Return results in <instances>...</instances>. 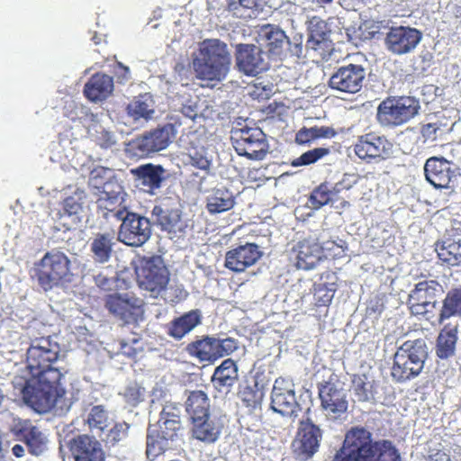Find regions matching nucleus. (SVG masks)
<instances>
[{
	"instance_id": "obj_45",
	"label": "nucleus",
	"mask_w": 461,
	"mask_h": 461,
	"mask_svg": "<svg viewBox=\"0 0 461 461\" xmlns=\"http://www.w3.org/2000/svg\"><path fill=\"white\" fill-rule=\"evenodd\" d=\"M354 393L358 402H376V383L369 381L366 375H356L352 380Z\"/></svg>"
},
{
	"instance_id": "obj_7",
	"label": "nucleus",
	"mask_w": 461,
	"mask_h": 461,
	"mask_svg": "<svg viewBox=\"0 0 461 461\" xmlns=\"http://www.w3.org/2000/svg\"><path fill=\"white\" fill-rule=\"evenodd\" d=\"M139 286L149 293L153 298L161 297L167 302H174L167 287L169 272L160 256L144 258L136 270Z\"/></svg>"
},
{
	"instance_id": "obj_42",
	"label": "nucleus",
	"mask_w": 461,
	"mask_h": 461,
	"mask_svg": "<svg viewBox=\"0 0 461 461\" xmlns=\"http://www.w3.org/2000/svg\"><path fill=\"white\" fill-rule=\"evenodd\" d=\"M439 259L450 266L461 265V240L445 239L436 243Z\"/></svg>"
},
{
	"instance_id": "obj_30",
	"label": "nucleus",
	"mask_w": 461,
	"mask_h": 461,
	"mask_svg": "<svg viewBox=\"0 0 461 461\" xmlns=\"http://www.w3.org/2000/svg\"><path fill=\"white\" fill-rule=\"evenodd\" d=\"M75 461H105L101 443L94 437L80 435L69 441Z\"/></svg>"
},
{
	"instance_id": "obj_36",
	"label": "nucleus",
	"mask_w": 461,
	"mask_h": 461,
	"mask_svg": "<svg viewBox=\"0 0 461 461\" xmlns=\"http://www.w3.org/2000/svg\"><path fill=\"white\" fill-rule=\"evenodd\" d=\"M235 197L231 191L224 186L215 187L206 196V209L210 214H218L232 209Z\"/></svg>"
},
{
	"instance_id": "obj_61",
	"label": "nucleus",
	"mask_w": 461,
	"mask_h": 461,
	"mask_svg": "<svg viewBox=\"0 0 461 461\" xmlns=\"http://www.w3.org/2000/svg\"><path fill=\"white\" fill-rule=\"evenodd\" d=\"M309 131L312 132V138L315 140L320 138H332L336 135V131L333 128L329 126H314L308 128Z\"/></svg>"
},
{
	"instance_id": "obj_2",
	"label": "nucleus",
	"mask_w": 461,
	"mask_h": 461,
	"mask_svg": "<svg viewBox=\"0 0 461 461\" xmlns=\"http://www.w3.org/2000/svg\"><path fill=\"white\" fill-rule=\"evenodd\" d=\"M332 461H401L398 449L387 439L375 440L364 427H352Z\"/></svg>"
},
{
	"instance_id": "obj_20",
	"label": "nucleus",
	"mask_w": 461,
	"mask_h": 461,
	"mask_svg": "<svg viewBox=\"0 0 461 461\" xmlns=\"http://www.w3.org/2000/svg\"><path fill=\"white\" fill-rule=\"evenodd\" d=\"M136 187L140 190L156 195L168 178L167 171L161 166L146 163L130 170Z\"/></svg>"
},
{
	"instance_id": "obj_13",
	"label": "nucleus",
	"mask_w": 461,
	"mask_h": 461,
	"mask_svg": "<svg viewBox=\"0 0 461 461\" xmlns=\"http://www.w3.org/2000/svg\"><path fill=\"white\" fill-rule=\"evenodd\" d=\"M60 357V346L56 336L30 338V346L26 349V362L30 373L60 368L53 366Z\"/></svg>"
},
{
	"instance_id": "obj_9",
	"label": "nucleus",
	"mask_w": 461,
	"mask_h": 461,
	"mask_svg": "<svg viewBox=\"0 0 461 461\" xmlns=\"http://www.w3.org/2000/svg\"><path fill=\"white\" fill-rule=\"evenodd\" d=\"M444 293L441 284L434 279H424L414 285L408 294L407 304L411 315L421 316L427 321L436 317L438 299Z\"/></svg>"
},
{
	"instance_id": "obj_4",
	"label": "nucleus",
	"mask_w": 461,
	"mask_h": 461,
	"mask_svg": "<svg viewBox=\"0 0 461 461\" xmlns=\"http://www.w3.org/2000/svg\"><path fill=\"white\" fill-rule=\"evenodd\" d=\"M231 56L228 46L219 39L204 40L192 54V67L197 78L224 80L230 72Z\"/></svg>"
},
{
	"instance_id": "obj_5",
	"label": "nucleus",
	"mask_w": 461,
	"mask_h": 461,
	"mask_svg": "<svg viewBox=\"0 0 461 461\" xmlns=\"http://www.w3.org/2000/svg\"><path fill=\"white\" fill-rule=\"evenodd\" d=\"M180 410L176 404H166L158 422L149 425L147 432V457L153 461L165 451L173 448L181 439Z\"/></svg>"
},
{
	"instance_id": "obj_26",
	"label": "nucleus",
	"mask_w": 461,
	"mask_h": 461,
	"mask_svg": "<svg viewBox=\"0 0 461 461\" xmlns=\"http://www.w3.org/2000/svg\"><path fill=\"white\" fill-rule=\"evenodd\" d=\"M263 256V251L255 243H246L225 254L224 266L232 272L241 273L255 265Z\"/></svg>"
},
{
	"instance_id": "obj_63",
	"label": "nucleus",
	"mask_w": 461,
	"mask_h": 461,
	"mask_svg": "<svg viewBox=\"0 0 461 461\" xmlns=\"http://www.w3.org/2000/svg\"><path fill=\"white\" fill-rule=\"evenodd\" d=\"M25 447H26V446L24 447L21 444H15L12 447V452L16 457H23L25 453Z\"/></svg>"
},
{
	"instance_id": "obj_6",
	"label": "nucleus",
	"mask_w": 461,
	"mask_h": 461,
	"mask_svg": "<svg viewBox=\"0 0 461 461\" xmlns=\"http://www.w3.org/2000/svg\"><path fill=\"white\" fill-rule=\"evenodd\" d=\"M303 41L301 34L290 38L279 26L271 23L262 25L258 31V42L267 50V59L300 58L303 56Z\"/></svg>"
},
{
	"instance_id": "obj_15",
	"label": "nucleus",
	"mask_w": 461,
	"mask_h": 461,
	"mask_svg": "<svg viewBox=\"0 0 461 461\" xmlns=\"http://www.w3.org/2000/svg\"><path fill=\"white\" fill-rule=\"evenodd\" d=\"M182 125L181 120L176 116L170 117V122L146 131L133 140L134 149L141 155H149L166 149L175 140L177 127Z\"/></svg>"
},
{
	"instance_id": "obj_25",
	"label": "nucleus",
	"mask_w": 461,
	"mask_h": 461,
	"mask_svg": "<svg viewBox=\"0 0 461 461\" xmlns=\"http://www.w3.org/2000/svg\"><path fill=\"white\" fill-rule=\"evenodd\" d=\"M307 29L308 39L305 45L307 50L315 51L322 58L330 54L333 47L330 40L331 31L326 22L318 16H313L309 20Z\"/></svg>"
},
{
	"instance_id": "obj_28",
	"label": "nucleus",
	"mask_w": 461,
	"mask_h": 461,
	"mask_svg": "<svg viewBox=\"0 0 461 461\" xmlns=\"http://www.w3.org/2000/svg\"><path fill=\"white\" fill-rule=\"evenodd\" d=\"M156 107V101L150 93L139 95L126 106L128 120L136 127L143 126L157 118Z\"/></svg>"
},
{
	"instance_id": "obj_21",
	"label": "nucleus",
	"mask_w": 461,
	"mask_h": 461,
	"mask_svg": "<svg viewBox=\"0 0 461 461\" xmlns=\"http://www.w3.org/2000/svg\"><path fill=\"white\" fill-rule=\"evenodd\" d=\"M422 40V32L409 26L392 27L386 32L384 46L393 55L412 52Z\"/></svg>"
},
{
	"instance_id": "obj_49",
	"label": "nucleus",
	"mask_w": 461,
	"mask_h": 461,
	"mask_svg": "<svg viewBox=\"0 0 461 461\" xmlns=\"http://www.w3.org/2000/svg\"><path fill=\"white\" fill-rule=\"evenodd\" d=\"M110 170H106L104 168L94 169L91 171L89 176V185L95 188L102 189L103 193L108 198H114V195L110 196V187L113 185L112 182H109L107 174H111Z\"/></svg>"
},
{
	"instance_id": "obj_33",
	"label": "nucleus",
	"mask_w": 461,
	"mask_h": 461,
	"mask_svg": "<svg viewBox=\"0 0 461 461\" xmlns=\"http://www.w3.org/2000/svg\"><path fill=\"white\" fill-rule=\"evenodd\" d=\"M185 350L191 357L197 358L200 362L213 364L219 359L216 337L213 336L206 335L192 341L187 344Z\"/></svg>"
},
{
	"instance_id": "obj_46",
	"label": "nucleus",
	"mask_w": 461,
	"mask_h": 461,
	"mask_svg": "<svg viewBox=\"0 0 461 461\" xmlns=\"http://www.w3.org/2000/svg\"><path fill=\"white\" fill-rule=\"evenodd\" d=\"M22 441L25 444L28 451L33 456H40L48 448L46 435L35 426L27 432Z\"/></svg>"
},
{
	"instance_id": "obj_57",
	"label": "nucleus",
	"mask_w": 461,
	"mask_h": 461,
	"mask_svg": "<svg viewBox=\"0 0 461 461\" xmlns=\"http://www.w3.org/2000/svg\"><path fill=\"white\" fill-rule=\"evenodd\" d=\"M434 56L427 50H421L414 62V69L420 73L426 72L433 64Z\"/></svg>"
},
{
	"instance_id": "obj_58",
	"label": "nucleus",
	"mask_w": 461,
	"mask_h": 461,
	"mask_svg": "<svg viewBox=\"0 0 461 461\" xmlns=\"http://www.w3.org/2000/svg\"><path fill=\"white\" fill-rule=\"evenodd\" d=\"M358 181V176L356 174H344L341 180L337 182L333 190L331 191L333 194H339L344 190H348L352 186H354Z\"/></svg>"
},
{
	"instance_id": "obj_62",
	"label": "nucleus",
	"mask_w": 461,
	"mask_h": 461,
	"mask_svg": "<svg viewBox=\"0 0 461 461\" xmlns=\"http://www.w3.org/2000/svg\"><path fill=\"white\" fill-rule=\"evenodd\" d=\"M313 140L312 132L305 127L299 130L295 135V141L300 145L310 144Z\"/></svg>"
},
{
	"instance_id": "obj_32",
	"label": "nucleus",
	"mask_w": 461,
	"mask_h": 461,
	"mask_svg": "<svg viewBox=\"0 0 461 461\" xmlns=\"http://www.w3.org/2000/svg\"><path fill=\"white\" fill-rule=\"evenodd\" d=\"M114 237L110 232H98L90 240V257L96 264L108 263L113 255Z\"/></svg>"
},
{
	"instance_id": "obj_10",
	"label": "nucleus",
	"mask_w": 461,
	"mask_h": 461,
	"mask_svg": "<svg viewBox=\"0 0 461 461\" xmlns=\"http://www.w3.org/2000/svg\"><path fill=\"white\" fill-rule=\"evenodd\" d=\"M108 214L122 221L118 231V240L125 245L140 247L150 239L152 230L150 219L125 208L109 210Z\"/></svg>"
},
{
	"instance_id": "obj_55",
	"label": "nucleus",
	"mask_w": 461,
	"mask_h": 461,
	"mask_svg": "<svg viewBox=\"0 0 461 461\" xmlns=\"http://www.w3.org/2000/svg\"><path fill=\"white\" fill-rule=\"evenodd\" d=\"M216 348L219 358L229 356L239 348L238 341L232 338L220 339L216 338Z\"/></svg>"
},
{
	"instance_id": "obj_44",
	"label": "nucleus",
	"mask_w": 461,
	"mask_h": 461,
	"mask_svg": "<svg viewBox=\"0 0 461 461\" xmlns=\"http://www.w3.org/2000/svg\"><path fill=\"white\" fill-rule=\"evenodd\" d=\"M83 277L104 291H111L116 286V272L110 267L102 270L90 269Z\"/></svg>"
},
{
	"instance_id": "obj_35",
	"label": "nucleus",
	"mask_w": 461,
	"mask_h": 461,
	"mask_svg": "<svg viewBox=\"0 0 461 461\" xmlns=\"http://www.w3.org/2000/svg\"><path fill=\"white\" fill-rule=\"evenodd\" d=\"M113 79L105 74H95L84 87L85 95L92 102L106 99L113 91Z\"/></svg>"
},
{
	"instance_id": "obj_41",
	"label": "nucleus",
	"mask_w": 461,
	"mask_h": 461,
	"mask_svg": "<svg viewBox=\"0 0 461 461\" xmlns=\"http://www.w3.org/2000/svg\"><path fill=\"white\" fill-rule=\"evenodd\" d=\"M457 328H444L438 336L436 355L440 359L452 357L456 352Z\"/></svg>"
},
{
	"instance_id": "obj_12",
	"label": "nucleus",
	"mask_w": 461,
	"mask_h": 461,
	"mask_svg": "<svg viewBox=\"0 0 461 461\" xmlns=\"http://www.w3.org/2000/svg\"><path fill=\"white\" fill-rule=\"evenodd\" d=\"M420 109L413 96L388 97L377 107L376 117L383 126H399L415 117Z\"/></svg>"
},
{
	"instance_id": "obj_37",
	"label": "nucleus",
	"mask_w": 461,
	"mask_h": 461,
	"mask_svg": "<svg viewBox=\"0 0 461 461\" xmlns=\"http://www.w3.org/2000/svg\"><path fill=\"white\" fill-rule=\"evenodd\" d=\"M239 377L238 366L231 358H227L217 366L212 377V382L218 391H229Z\"/></svg>"
},
{
	"instance_id": "obj_54",
	"label": "nucleus",
	"mask_w": 461,
	"mask_h": 461,
	"mask_svg": "<svg viewBox=\"0 0 461 461\" xmlns=\"http://www.w3.org/2000/svg\"><path fill=\"white\" fill-rule=\"evenodd\" d=\"M329 192L326 185H321L316 188L310 196V203L313 209H320L330 201Z\"/></svg>"
},
{
	"instance_id": "obj_59",
	"label": "nucleus",
	"mask_w": 461,
	"mask_h": 461,
	"mask_svg": "<svg viewBox=\"0 0 461 461\" xmlns=\"http://www.w3.org/2000/svg\"><path fill=\"white\" fill-rule=\"evenodd\" d=\"M100 128V131H96V141L100 145V147L103 149H109L114 146L117 142L115 134L109 131L104 130L102 127Z\"/></svg>"
},
{
	"instance_id": "obj_22",
	"label": "nucleus",
	"mask_w": 461,
	"mask_h": 461,
	"mask_svg": "<svg viewBox=\"0 0 461 461\" xmlns=\"http://www.w3.org/2000/svg\"><path fill=\"white\" fill-rule=\"evenodd\" d=\"M233 146L238 155L252 160H262L268 150L266 136L259 129L240 130Z\"/></svg>"
},
{
	"instance_id": "obj_60",
	"label": "nucleus",
	"mask_w": 461,
	"mask_h": 461,
	"mask_svg": "<svg viewBox=\"0 0 461 461\" xmlns=\"http://www.w3.org/2000/svg\"><path fill=\"white\" fill-rule=\"evenodd\" d=\"M441 132L442 130L436 123L424 124L420 130L424 142L429 143L434 142Z\"/></svg>"
},
{
	"instance_id": "obj_56",
	"label": "nucleus",
	"mask_w": 461,
	"mask_h": 461,
	"mask_svg": "<svg viewBox=\"0 0 461 461\" xmlns=\"http://www.w3.org/2000/svg\"><path fill=\"white\" fill-rule=\"evenodd\" d=\"M33 427L30 420H22L20 418H13V421L10 425L12 432L17 436L20 440H23L27 432Z\"/></svg>"
},
{
	"instance_id": "obj_3",
	"label": "nucleus",
	"mask_w": 461,
	"mask_h": 461,
	"mask_svg": "<svg viewBox=\"0 0 461 461\" xmlns=\"http://www.w3.org/2000/svg\"><path fill=\"white\" fill-rule=\"evenodd\" d=\"M79 261L76 255L69 258L64 251L53 249L44 254L31 270V275L44 292L66 289L75 280L74 271Z\"/></svg>"
},
{
	"instance_id": "obj_53",
	"label": "nucleus",
	"mask_w": 461,
	"mask_h": 461,
	"mask_svg": "<svg viewBox=\"0 0 461 461\" xmlns=\"http://www.w3.org/2000/svg\"><path fill=\"white\" fill-rule=\"evenodd\" d=\"M128 429L129 425L125 422L115 424L106 434V442L111 445H115L127 437Z\"/></svg>"
},
{
	"instance_id": "obj_18",
	"label": "nucleus",
	"mask_w": 461,
	"mask_h": 461,
	"mask_svg": "<svg viewBox=\"0 0 461 461\" xmlns=\"http://www.w3.org/2000/svg\"><path fill=\"white\" fill-rule=\"evenodd\" d=\"M270 407L273 411L287 418H296L302 411L291 380L278 377L275 380L271 392Z\"/></svg>"
},
{
	"instance_id": "obj_23",
	"label": "nucleus",
	"mask_w": 461,
	"mask_h": 461,
	"mask_svg": "<svg viewBox=\"0 0 461 461\" xmlns=\"http://www.w3.org/2000/svg\"><path fill=\"white\" fill-rule=\"evenodd\" d=\"M393 145L384 137L370 132L358 138L354 146L356 155L362 160L385 159L392 154Z\"/></svg>"
},
{
	"instance_id": "obj_8",
	"label": "nucleus",
	"mask_w": 461,
	"mask_h": 461,
	"mask_svg": "<svg viewBox=\"0 0 461 461\" xmlns=\"http://www.w3.org/2000/svg\"><path fill=\"white\" fill-rule=\"evenodd\" d=\"M321 406L327 420L343 421L349 407L348 390L338 375L332 374L318 385Z\"/></svg>"
},
{
	"instance_id": "obj_52",
	"label": "nucleus",
	"mask_w": 461,
	"mask_h": 461,
	"mask_svg": "<svg viewBox=\"0 0 461 461\" xmlns=\"http://www.w3.org/2000/svg\"><path fill=\"white\" fill-rule=\"evenodd\" d=\"M188 162L202 170H209L211 167V160L203 149L191 150L188 154Z\"/></svg>"
},
{
	"instance_id": "obj_43",
	"label": "nucleus",
	"mask_w": 461,
	"mask_h": 461,
	"mask_svg": "<svg viewBox=\"0 0 461 461\" xmlns=\"http://www.w3.org/2000/svg\"><path fill=\"white\" fill-rule=\"evenodd\" d=\"M461 315V286L448 291L439 308L438 321L442 323L451 317Z\"/></svg>"
},
{
	"instance_id": "obj_51",
	"label": "nucleus",
	"mask_w": 461,
	"mask_h": 461,
	"mask_svg": "<svg viewBox=\"0 0 461 461\" xmlns=\"http://www.w3.org/2000/svg\"><path fill=\"white\" fill-rule=\"evenodd\" d=\"M122 395L130 405L136 406L144 400L145 389L136 382H131L125 387Z\"/></svg>"
},
{
	"instance_id": "obj_40",
	"label": "nucleus",
	"mask_w": 461,
	"mask_h": 461,
	"mask_svg": "<svg viewBox=\"0 0 461 461\" xmlns=\"http://www.w3.org/2000/svg\"><path fill=\"white\" fill-rule=\"evenodd\" d=\"M423 368L409 361L405 357L394 354L391 376L396 383H405L417 377Z\"/></svg>"
},
{
	"instance_id": "obj_31",
	"label": "nucleus",
	"mask_w": 461,
	"mask_h": 461,
	"mask_svg": "<svg viewBox=\"0 0 461 461\" xmlns=\"http://www.w3.org/2000/svg\"><path fill=\"white\" fill-rule=\"evenodd\" d=\"M203 314L198 309L185 312L173 319L167 326V334L176 340L182 339L202 323Z\"/></svg>"
},
{
	"instance_id": "obj_24",
	"label": "nucleus",
	"mask_w": 461,
	"mask_h": 461,
	"mask_svg": "<svg viewBox=\"0 0 461 461\" xmlns=\"http://www.w3.org/2000/svg\"><path fill=\"white\" fill-rule=\"evenodd\" d=\"M427 181L435 188H448L456 176V167L452 161L443 157H430L424 165Z\"/></svg>"
},
{
	"instance_id": "obj_34",
	"label": "nucleus",
	"mask_w": 461,
	"mask_h": 461,
	"mask_svg": "<svg viewBox=\"0 0 461 461\" xmlns=\"http://www.w3.org/2000/svg\"><path fill=\"white\" fill-rule=\"evenodd\" d=\"M192 422L193 436L196 439L211 444L219 438L222 425L216 416L210 414L207 417L192 420Z\"/></svg>"
},
{
	"instance_id": "obj_14",
	"label": "nucleus",
	"mask_w": 461,
	"mask_h": 461,
	"mask_svg": "<svg viewBox=\"0 0 461 461\" xmlns=\"http://www.w3.org/2000/svg\"><path fill=\"white\" fill-rule=\"evenodd\" d=\"M104 308L123 325L137 324L143 320V301L132 292L107 294L104 298Z\"/></svg>"
},
{
	"instance_id": "obj_38",
	"label": "nucleus",
	"mask_w": 461,
	"mask_h": 461,
	"mask_svg": "<svg viewBox=\"0 0 461 461\" xmlns=\"http://www.w3.org/2000/svg\"><path fill=\"white\" fill-rule=\"evenodd\" d=\"M185 410L192 420L210 415V399L203 390L186 391Z\"/></svg>"
},
{
	"instance_id": "obj_39",
	"label": "nucleus",
	"mask_w": 461,
	"mask_h": 461,
	"mask_svg": "<svg viewBox=\"0 0 461 461\" xmlns=\"http://www.w3.org/2000/svg\"><path fill=\"white\" fill-rule=\"evenodd\" d=\"M395 354L405 357L409 361L424 368L429 357V348L423 339L406 340L397 348Z\"/></svg>"
},
{
	"instance_id": "obj_11",
	"label": "nucleus",
	"mask_w": 461,
	"mask_h": 461,
	"mask_svg": "<svg viewBox=\"0 0 461 461\" xmlns=\"http://www.w3.org/2000/svg\"><path fill=\"white\" fill-rule=\"evenodd\" d=\"M89 202L86 192L76 187L71 194L62 202L60 209L51 212L50 216L54 221L53 229L64 232L77 227L87 216Z\"/></svg>"
},
{
	"instance_id": "obj_1",
	"label": "nucleus",
	"mask_w": 461,
	"mask_h": 461,
	"mask_svg": "<svg viewBox=\"0 0 461 461\" xmlns=\"http://www.w3.org/2000/svg\"><path fill=\"white\" fill-rule=\"evenodd\" d=\"M65 373L61 368H48L31 373L32 376L28 379L15 377L13 384L23 395L25 403L35 411H53L55 415L64 416L79 400L80 394L78 390L66 391L62 387Z\"/></svg>"
},
{
	"instance_id": "obj_16",
	"label": "nucleus",
	"mask_w": 461,
	"mask_h": 461,
	"mask_svg": "<svg viewBox=\"0 0 461 461\" xmlns=\"http://www.w3.org/2000/svg\"><path fill=\"white\" fill-rule=\"evenodd\" d=\"M235 68L249 77H257L269 68L267 55L262 47L254 43L235 45Z\"/></svg>"
},
{
	"instance_id": "obj_50",
	"label": "nucleus",
	"mask_w": 461,
	"mask_h": 461,
	"mask_svg": "<svg viewBox=\"0 0 461 461\" xmlns=\"http://www.w3.org/2000/svg\"><path fill=\"white\" fill-rule=\"evenodd\" d=\"M329 153L330 149L328 148H315L303 153L300 157L293 159L291 165L293 167L309 166L317 162L319 159L328 155Z\"/></svg>"
},
{
	"instance_id": "obj_64",
	"label": "nucleus",
	"mask_w": 461,
	"mask_h": 461,
	"mask_svg": "<svg viewBox=\"0 0 461 461\" xmlns=\"http://www.w3.org/2000/svg\"><path fill=\"white\" fill-rule=\"evenodd\" d=\"M118 67L121 68L123 70V74L122 76V80H129L131 78V71L130 68L126 66H124L122 63L118 62Z\"/></svg>"
},
{
	"instance_id": "obj_19",
	"label": "nucleus",
	"mask_w": 461,
	"mask_h": 461,
	"mask_svg": "<svg viewBox=\"0 0 461 461\" xmlns=\"http://www.w3.org/2000/svg\"><path fill=\"white\" fill-rule=\"evenodd\" d=\"M321 438V429L307 417L300 421L293 442L294 453L300 461L308 460L318 451Z\"/></svg>"
},
{
	"instance_id": "obj_29",
	"label": "nucleus",
	"mask_w": 461,
	"mask_h": 461,
	"mask_svg": "<svg viewBox=\"0 0 461 461\" xmlns=\"http://www.w3.org/2000/svg\"><path fill=\"white\" fill-rule=\"evenodd\" d=\"M323 251L314 240L298 241L290 252L291 259L295 261L298 269L311 270L321 260Z\"/></svg>"
},
{
	"instance_id": "obj_27",
	"label": "nucleus",
	"mask_w": 461,
	"mask_h": 461,
	"mask_svg": "<svg viewBox=\"0 0 461 461\" xmlns=\"http://www.w3.org/2000/svg\"><path fill=\"white\" fill-rule=\"evenodd\" d=\"M172 199L165 197L156 204L151 211V223L159 226L162 230L176 232L183 229L181 212L178 208L171 206Z\"/></svg>"
},
{
	"instance_id": "obj_48",
	"label": "nucleus",
	"mask_w": 461,
	"mask_h": 461,
	"mask_svg": "<svg viewBox=\"0 0 461 461\" xmlns=\"http://www.w3.org/2000/svg\"><path fill=\"white\" fill-rule=\"evenodd\" d=\"M86 421L93 431L95 430L97 433H104V429L108 425L107 412L101 405L94 406Z\"/></svg>"
},
{
	"instance_id": "obj_17",
	"label": "nucleus",
	"mask_w": 461,
	"mask_h": 461,
	"mask_svg": "<svg viewBox=\"0 0 461 461\" xmlns=\"http://www.w3.org/2000/svg\"><path fill=\"white\" fill-rule=\"evenodd\" d=\"M366 70V60H363V63L342 65L332 73L328 85L331 89L341 93L357 94L364 86Z\"/></svg>"
},
{
	"instance_id": "obj_47",
	"label": "nucleus",
	"mask_w": 461,
	"mask_h": 461,
	"mask_svg": "<svg viewBox=\"0 0 461 461\" xmlns=\"http://www.w3.org/2000/svg\"><path fill=\"white\" fill-rule=\"evenodd\" d=\"M175 111L182 113L185 118L194 121L202 113V103L198 96H182L175 104Z\"/></svg>"
}]
</instances>
